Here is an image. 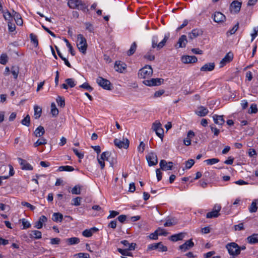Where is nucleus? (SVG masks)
<instances>
[{"instance_id":"obj_1","label":"nucleus","mask_w":258,"mask_h":258,"mask_svg":"<svg viewBox=\"0 0 258 258\" xmlns=\"http://www.w3.org/2000/svg\"><path fill=\"white\" fill-rule=\"evenodd\" d=\"M68 5L71 9L81 10L84 13H88L89 9L86 4L82 0H69Z\"/></svg>"},{"instance_id":"obj_2","label":"nucleus","mask_w":258,"mask_h":258,"mask_svg":"<svg viewBox=\"0 0 258 258\" xmlns=\"http://www.w3.org/2000/svg\"><path fill=\"white\" fill-rule=\"evenodd\" d=\"M226 248L228 250V253L233 258L240 253V246L235 242L228 243L226 245Z\"/></svg>"},{"instance_id":"obj_3","label":"nucleus","mask_w":258,"mask_h":258,"mask_svg":"<svg viewBox=\"0 0 258 258\" xmlns=\"http://www.w3.org/2000/svg\"><path fill=\"white\" fill-rule=\"evenodd\" d=\"M77 39L78 42L77 45L78 49L83 54H85L88 46L86 38L82 34H80L77 36Z\"/></svg>"},{"instance_id":"obj_4","label":"nucleus","mask_w":258,"mask_h":258,"mask_svg":"<svg viewBox=\"0 0 258 258\" xmlns=\"http://www.w3.org/2000/svg\"><path fill=\"white\" fill-rule=\"evenodd\" d=\"M169 34L168 33L167 34L165 35L164 39L158 44V38L157 36H154L152 38V48H154L157 47L158 50L162 48L166 44L167 41L169 38Z\"/></svg>"},{"instance_id":"obj_5","label":"nucleus","mask_w":258,"mask_h":258,"mask_svg":"<svg viewBox=\"0 0 258 258\" xmlns=\"http://www.w3.org/2000/svg\"><path fill=\"white\" fill-rule=\"evenodd\" d=\"M153 74V70L151 66L146 65L138 73L139 77L142 79L148 78Z\"/></svg>"},{"instance_id":"obj_6","label":"nucleus","mask_w":258,"mask_h":258,"mask_svg":"<svg viewBox=\"0 0 258 258\" xmlns=\"http://www.w3.org/2000/svg\"><path fill=\"white\" fill-rule=\"evenodd\" d=\"M96 83L99 86L101 87L105 90H111V84L109 80L106 79H104L101 77H99L96 79Z\"/></svg>"},{"instance_id":"obj_7","label":"nucleus","mask_w":258,"mask_h":258,"mask_svg":"<svg viewBox=\"0 0 258 258\" xmlns=\"http://www.w3.org/2000/svg\"><path fill=\"white\" fill-rule=\"evenodd\" d=\"M152 128L155 132L156 134L161 139H163L164 136V130L162 127L161 123L156 120L152 124Z\"/></svg>"},{"instance_id":"obj_8","label":"nucleus","mask_w":258,"mask_h":258,"mask_svg":"<svg viewBox=\"0 0 258 258\" xmlns=\"http://www.w3.org/2000/svg\"><path fill=\"white\" fill-rule=\"evenodd\" d=\"M114 145L118 148H124L126 149L128 148L130 145L129 140L125 138H123L122 140H120L118 139H115L114 140Z\"/></svg>"},{"instance_id":"obj_9","label":"nucleus","mask_w":258,"mask_h":258,"mask_svg":"<svg viewBox=\"0 0 258 258\" xmlns=\"http://www.w3.org/2000/svg\"><path fill=\"white\" fill-rule=\"evenodd\" d=\"M164 80L161 78L152 79L145 80L143 82L145 85L148 86H155L160 85L163 83Z\"/></svg>"},{"instance_id":"obj_10","label":"nucleus","mask_w":258,"mask_h":258,"mask_svg":"<svg viewBox=\"0 0 258 258\" xmlns=\"http://www.w3.org/2000/svg\"><path fill=\"white\" fill-rule=\"evenodd\" d=\"M146 159L150 166L155 165L158 163L157 156L155 153H149L146 156Z\"/></svg>"},{"instance_id":"obj_11","label":"nucleus","mask_w":258,"mask_h":258,"mask_svg":"<svg viewBox=\"0 0 258 258\" xmlns=\"http://www.w3.org/2000/svg\"><path fill=\"white\" fill-rule=\"evenodd\" d=\"M212 18L214 21L217 23L224 22L226 20L225 16L220 12H215L212 15Z\"/></svg>"},{"instance_id":"obj_12","label":"nucleus","mask_w":258,"mask_h":258,"mask_svg":"<svg viewBox=\"0 0 258 258\" xmlns=\"http://www.w3.org/2000/svg\"><path fill=\"white\" fill-rule=\"evenodd\" d=\"M114 68L116 71L120 73H123L126 72V64L122 61H116Z\"/></svg>"},{"instance_id":"obj_13","label":"nucleus","mask_w":258,"mask_h":258,"mask_svg":"<svg viewBox=\"0 0 258 258\" xmlns=\"http://www.w3.org/2000/svg\"><path fill=\"white\" fill-rule=\"evenodd\" d=\"M242 5V3L238 1H233L230 6L231 12L237 14L239 12Z\"/></svg>"},{"instance_id":"obj_14","label":"nucleus","mask_w":258,"mask_h":258,"mask_svg":"<svg viewBox=\"0 0 258 258\" xmlns=\"http://www.w3.org/2000/svg\"><path fill=\"white\" fill-rule=\"evenodd\" d=\"M233 58V54L231 52L227 53L220 62V68L223 67L226 63L230 62Z\"/></svg>"},{"instance_id":"obj_15","label":"nucleus","mask_w":258,"mask_h":258,"mask_svg":"<svg viewBox=\"0 0 258 258\" xmlns=\"http://www.w3.org/2000/svg\"><path fill=\"white\" fill-rule=\"evenodd\" d=\"M194 246V243L193 242L192 239H190L186 241L183 244L180 245L179 246V249L181 250L182 251L185 252L192 247Z\"/></svg>"},{"instance_id":"obj_16","label":"nucleus","mask_w":258,"mask_h":258,"mask_svg":"<svg viewBox=\"0 0 258 258\" xmlns=\"http://www.w3.org/2000/svg\"><path fill=\"white\" fill-rule=\"evenodd\" d=\"M203 34V31L201 29H194L191 32L188 34V38L189 39H193L199 36L202 35Z\"/></svg>"},{"instance_id":"obj_17","label":"nucleus","mask_w":258,"mask_h":258,"mask_svg":"<svg viewBox=\"0 0 258 258\" xmlns=\"http://www.w3.org/2000/svg\"><path fill=\"white\" fill-rule=\"evenodd\" d=\"M18 160L21 166V169L23 170H32L33 167L28 163L27 161L21 158H18Z\"/></svg>"},{"instance_id":"obj_18","label":"nucleus","mask_w":258,"mask_h":258,"mask_svg":"<svg viewBox=\"0 0 258 258\" xmlns=\"http://www.w3.org/2000/svg\"><path fill=\"white\" fill-rule=\"evenodd\" d=\"M173 164L172 162H168L167 163L165 160H161L160 162V168L163 170H171Z\"/></svg>"},{"instance_id":"obj_19","label":"nucleus","mask_w":258,"mask_h":258,"mask_svg":"<svg viewBox=\"0 0 258 258\" xmlns=\"http://www.w3.org/2000/svg\"><path fill=\"white\" fill-rule=\"evenodd\" d=\"M47 221V218L44 216L42 215L39 218L38 221L36 222L34 224V228L40 229L42 228L43 224Z\"/></svg>"},{"instance_id":"obj_20","label":"nucleus","mask_w":258,"mask_h":258,"mask_svg":"<svg viewBox=\"0 0 258 258\" xmlns=\"http://www.w3.org/2000/svg\"><path fill=\"white\" fill-rule=\"evenodd\" d=\"M197 60L195 56L184 55L181 57V61L184 63H195Z\"/></svg>"},{"instance_id":"obj_21","label":"nucleus","mask_w":258,"mask_h":258,"mask_svg":"<svg viewBox=\"0 0 258 258\" xmlns=\"http://www.w3.org/2000/svg\"><path fill=\"white\" fill-rule=\"evenodd\" d=\"M247 243L250 244H254L258 243V234L253 233L246 238Z\"/></svg>"},{"instance_id":"obj_22","label":"nucleus","mask_w":258,"mask_h":258,"mask_svg":"<svg viewBox=\"0 0 258 258\" xmlns=\"http://www.w3.org/2000/svg\"><path fill=\"white\" fill-rule=\"evenodd\" d=\"M215 64L213 62L208 63L204 64L201 68L200 70L202 72L212 71L214 69Z\"/></svg>"},{"instance_id":"obj_23","label":"nucleus","mask_w":258,"mask_h":258,"mask_svg":"<svg viewBox=\"0 0 258 258\" xmlns=\"http://www.w3.org/2000/svg\"><path fill=\"white\" fill-rule=\"evenodd\" d=\"M214 122L219 125L222 126L225 122L223 115H218L215 114L213 116Z\"/></svg>"},{"instance_id":"obj_24","label":"nucleus","mask_w":258,"mask_h":258,"mask_svg":"<svg viewBox=\"0 0 258 258\" xmlns=\"http://www.w3.org/2000/svg\"><path fill=\"white\" fill-rule=\"evenodd\" d=\"M208 112L209 111L207 108L201 106L198 108V110L196 111V114L200 116H205Z\"/></svg>"},{"instance_id":"obj_25","label":"nucleus","mask_w":258,"mask_h":258,"mask_svg":"<svg viewBox=\"0 0 258 258\" xmlns=\"http://www.w3.org/2000/svg\"><path fill=\"white\" fill-rule=\"evenodd\" d=\"M187 42V40L186 36L182 35L179 37L177 44L179 45V47H185Z\"/></svg>"},{"instance_id":"obj_26","label":"nucleus","mask_w":258,"mask_h":258,"mask_svg":"<svg viewBox=\"0 0 258 258\" xmlns=\"http://www.w3.org/2000/svg\"><path fill=\"white\" fill-rule=\"evenodd\" d=\"M30 238H33L34 239H39L42 237V233L41 231L34 230H32L31 233L29 234Z\"/></svg>"},{"instance_id":"obj_27","label":"nucleus","mask_w":258,"mask_h":258,"mask_svg":"<svg viewBox=\"0 0 258 258\" xmlns=\"http://www.w3.org/2000/svg\"><path fill=\"white\" fill-rule=\"evenodd\" d=\"M184 236V233H179L178 234L171 235L169 237V239L172 241H177L182 240Z\"/></svg>"},{"instance_id":"obj_28","label":"nucleus","mask_w":258,"mask_h":258,"mask_svg":"<svg viewBox=\"0 0 258 258\" xmlns=\"http://www.w3.org/2000/svg\"><path fill=\"white\" fill-rule=\"evenodd\" d=\"M45 133L44 128L42 126H39L34 131V134L36 137H41Z\"/></svg>"},{"instance_id":"obj_29","label":"nucleus","mask_w":258,"mask_h":258,"mask_svg":"<svg viewBox=\"0 0 258 258\" xmlns=\"http://www.w3.org/2000/svg\"><path fill=\"white\" fill-rule=\"evenodd\" d=\"M34 117L35 119H38L41 115L42 109L41 107L35 105L34 107Z\"/></svg>"},{"instance_id":"obj_30","label":"nucleus","mask_w":258,"mask_h":258,"mask_svg":"<svg viewBox=\"0 0 258 258\" xmlns=\"http://www.w3.org/2000/svg\"><path fill=\"white\" fill-rule=\"evenodd\" d=\"M137 47V45L136 42L132 43L130 49L127 52V55L128 56L132 55L136 51Z\"/></svg>"},{"instance_id":"obj_31","label":"nucleus","mask_w":258,"mask_h":258,"mask_svg":"<svg viewBox=\"0 0 258 258\" xmlns=\"http://www.w3.org/2000/svg\"><path fill=\"white\" fill-rule=\"evenodd\" d=\"M66 241L69 245H73L79 243L80 242V239L78 237H71L66 239Z\"/></svg>"},{"instance_id":"obj_32","label":"nucleus","mask_w":258,"mask_h":258,"mask_svg":"<svg viewBox=\"0 0 258 258\" xmlns=\"http://www.w3.org/2000/svg\"><path fill=\"white\" fill-rule=\"evenodd\" d=\"M63 219V215L59 213H54L52 215V220L55 222H61Z\"/></svg>"},{"instance_id":"obj_33","label":"nucleus","mask_w":258,"mask_h":258,"mask_svg":"<svg viewBox=\"0 0 258 258\" xmlns=\"http://www.w3.org/2000/svg\"><path fill=\"white\" fill-rule=\"evenodd\" d=\"M177 223V219L175 218L169 219L166 220L165 223L164 224V226L165 227L171 226L173 225H175Z\"/></svg>"},{"instance_id":"obj_34","label":"nucleus","mask_w":258,"mask_h":258,"mask_svg":"<svg viewBox=\"0 0 258 258\" xmlns=\"http://www.w3.org/2000/svg\"><path fill=\"white\" fill-rule=\"evenodd\" d=\"M256 200H254L252 201L250 206L248 208L249 212L250 213H254L256 212L257 209V206L256 203Z\"/></svg>"},{"instance_id":"obj_35","label":"nucleus","mask_w":258,"mask_h":258,"mask_svg":"<svg viewBox=\"0 0 258 258\" xmlns=\"http://www.w3.org/2000/svg\"><path fill=\"white\" fill-rule=\"evenodd\" d=\"M30 38L31 42L33 44L34 46L37 47L38 45V40L37 36L33 33H31L30 34Z\"/></svg>"},{"instance_id":"obj_36","label":"nucleus","mask_w":258,"mask_h":258,"mask_svg":"<svg viewBox=\"0 0 258 258\" xmlns=\"http://www.w3.org/2000/svg\"><path fill=\"white\" fill-rule=\"evenodd\" d=\"M74 168L73 166H61L58 167V171H73Z\"/></svg>"},{"instance_id":"obj_37","label":"nucleus","mask_w":258,"mask_h":258,"mask_svg":"<svg viewBox=\"0 0 258 258\" xmlns=\"http://www.w3.org/2000/svg\"><path fill=\"white\" fill-rule=\"evenodd\" d=\"M219 213L217 211L213 210L211 212H208L206 215L207 218H213L218 217L219 216Z\"/></svg>"},{"instance_id":"obj_38","label":"nucleus","mask_w":258,"mask_h":258,"mask_svg":"<svg viewBox=\"0 0 258 258\" xmlns=\"http://www.w3.org/2000/svg\"><path fill=\"white\" fill-rule=\"evenodd\" d=\"M51 113L53 116H56L58 114V110L54 103H52L51 104Z\"/></svg>"},{"instance_id":"obj_39","label":"nucleus","mask_w":258,"mask_h":258,"mask_svg":"<svg viewBox=\"0 0 258 258\" xmlns=\"http://www.w3.org/2000/svg\"><path fill=\"white\" fill-rule=\"evenodd\" d=\"M21 123L23 125H25L28 127L30 126V117L28 114L25 117H24V118L22 120Z\"/></svg>"},{"instance_id":"obj_40","label":"nucleus","mask_w":258,"mask_h":258,"mask_svg":"<svg viewBox=\"0 0 258 258\" xmlns=\"http://www.w3.org/2000/svg\"><path fill=\"white\" fill-rule=\"evenodd\" d=\"M11 73L13 74L14 78L16 79L18 78V74L19 73V70L18 67L13 66L11 68Z\"/></svg>"},{"instance_id":"obj_41","label":"nucleus","mask_w":258,"mask_h":258,"mask_svg":"<svg viewBox=\"0 0 258 258\" xmlns=\"http://www.w3.org/2000/svg\"><path fill=\"white\" fill-rule=\"evenodd\" d=\"M111 153L109 152L106 151L103 152L100 158L102 160L109 161V157H110Z\"/></svg>"},{"instance_id":"obj_42","label":"nucleus","mask_w":258,"mask_h":258,"mask_svg":"<svg viewBox=\"0 0 258 258\" xmlns=\"http://www.w3.org/2000/svg\"><path fill=\"white\" fill-rule=\"evenodd\" d=\"M46 143V140L43 138H42L40 139H38L35 143H34V146L35 147H37L40 145H45Z\"/></svg>"},{"instance_id":"obj_43","label":"nucleus","mask_w":258,"mask_h":258,"mask_svg":"<svg viewBox=\"0 0 258 258\" xmlns=\"http://www.w3.org/2000/svg\"><path fill=\"white\" fill-rule=\"evenodd\" d=\"M8 60V57L7 54L3 53L0 56V63L2 64H6Z\"/></svg>"},{"instance_id":"obj_44","label":"nucleus","mask_w":258,"mask_h":258,"mask_svg":"<svg viewBox=\"0 0 258 258\" xmlns=\"http://www.w3.org/2000/svg\"><path fill=\"white\" fill-rule=\"evenodd\" d=\"M219 162V160L218 158H211L207 159L205 161V162L208 165H212L214 164L217 163Z\"/></svg>"},{"instance_id":"obj_45","label":"nucleus","mask_w":258,"mask_h":258,"mask_svg":"<svg viewBox=\"0 0 258 258\" xmlns=\"http://www.w3.org/2000/svg\"><path fill=\"white\" fill-rule=\"evenodd\" d=\"M159 245H161L160 243H159V242L149 244L148 246L147 251H149L157 249L158 247H159Z\"/></svg>"},{"instance_id":"obj_46","label":"nucleus","mask_w":258,"mask_h":258,"mask_svg":"<svg viewBox=\"0 0 258 258\" xmlns=\"http://www.w3.org/2000/svg\"><path fill=\"white\" fill-rule=\"evenodd\" d=\"M64 41H65V42L66 43V44H67V46H68V47L69 48V51L71 53V54L74 56L75 55V51L73 49V46H72V45L70 43V42H69V41L64 38Z\"/></svg>"},{"instance_id":"obj_47","label":"nucleus","mask_w":258,"mask_h":258,"mask_svg":"<svg viewBox=\"0 0 258 258\" xmlns=\"http://www.w3.org/2000/svg\"><path fill=\"white\" fill-rule=\"evenodd\" d=\"M72 194L80 195L81 194V186L80 185L75 186L72 189Z\"/></svg>"},{"instance_id":"obj_48","label":"nucleus","mask_w":258,"mask_h":258,"mask_svg":"<svg viewBox=\"0 0 258 258\" xmlns=\"http://www.w3.org/2000/svg\"><path fill=\"white\" fill-rule=\"evenodd\" d=\"M66 83L68 84V87L73 88L76 86V84L73 79L69 78L65 80Z\"/></svg>"},{"instance_id":"obj_49","label":"nucleus","mask_w":258,"mask_h":258,"mask_svg":"<svg viewBox=\"0 0 258 258\" xmlns=\"http://www.w3.org/2000/svg\"><path fill=\"white\" fill-rule=\"evenodd\" d=\"M117 251L123 255H125V256L131 255V253L128 251L129 250H127V248L125 249L118 248Z\"/></svg>"},{"instance_id":"obj_50","label":"nucleus","mask_w":258,"mask_h":258,"mask_svg":"<svg viewBox=\"0 0 258 258\" xmlns=\"http://www.w3.org/2000/svg\"><path fill=\"white\" fill-rule=\"evenodd\" d=\"M79 88L85 89L89 92H91L93 90V88L87 83H84V84L81 85L79 86Z\"/></svg>"},{"instance_id":"obj_51","label":"nucleus","mask_w":258,"mask_h":258,"mask_svg":"<svg viewBox=\"0 0 258 258\" xmlns=\"http://www.w3.org/2000/svg\"><path fill=\"white\" fill-rule=\"evenodd\" d=\"M257 112V105L255 104H252L250 105V109L248 111L249 113H256Z\"/></svg>"},{"instance_id":"obj_52","label":"nucleus","mask_w":258,"mask_h":258,"mask_svg":"<svg viewBox=\"0 0 258 258\" xmlns=\"http://www.w3.org/2000/svg\"><path fill=\"white\" fill-rule=\"evenodd\" d=\"M56 102L58 105L61 107H63L65 105L64 99L60 96L57 97Z\"/></svg>"},{"instance_id":"obj_53","label":"nucleus","mask_w":258,"mask_h":258,"mask_svg":"<svg viewBox=\"0 0 258 258\" xmlns=\"http://www.w3.org/2000/svg\"><path fill=\"white\" fill-rule=\"evenodd\" d=\"M144 57L150 61L154 60L155 59V56L151 53V50L144 55Z\"/></svg>"},{"instance_id":"obj_54","label":"nucleus","mask_w":258,"mask_h":258,"mask_svg":"<svg viewBox=\"0 0 258 258\" xmlns=\"http://www.w3.org/2000/svg\"><path fill=\"white\" fill-rule=\"evenodd\" d=\"M195 164L194 159H189L185 162V168L186 169H190Z\"/></svg>"},{"instance_id":"obj_55","label":"nucleus","mask_w":258,"mask_h":258,"mask_svg":"<svg viewBox=\"0 0 258 258\" xmlns=\"http://www.w3.org/2000/svg\"><path fill=\"white\" fill-rule=\"evenodd\" d=\"M4 17L5 19L8 22H10L12 20V15L9 11H7L4 14Z\"/></svg>"},{"instance_id":"obj_56","label":"nucleus","mask_w":258,"mask_h":258,"mask_svg":"<svg viewBox=\"0 0 258 258\" xmlns=\"http://www.w3.org/2000/svg\"><path fill=\"white\" fill-rule=\"evenodd\" d=\"M92 234L91 230L90 229H85L82 232V235L86 237H90Z\"/></svg>"},{"instance_id":"obj_57","label":"nucleus","mask_w":258,"mask_h":258,"mask_svg":"<svg viewBox=\"0 0 258 258\" xmlns=\"http://www.w3.org/2000/svg\"><path fill=\"white\" fill-rule=\"evenodd\" d=\"M60 239L59 238H52L50 239V244L52 245H58L60 243Z\"/></svg>"},{"instance_id":"obj_58","label":"nucleus","mask_w":258,"mask_h":258,"mask_svg":"<svg viewBox=\"0 0 258 258\" xmlns=\"http://www.w3.org/2000/svg\"><path fill=\"white\" fill-rule=\"evenodd\" d=\"M8 29L10 32H14L16 29L15 25L14 23H12L11 21L8 22Z\"/></svg>"},{"instance_id":"obj_59","label":"nucleus","mask_w":258,"mask_h":258,"mask_svg":"<svg viewBox=\"0 0 258 258\" xmlns=\"http://www.w3.org/2000/svg\"><path fill=\"white\" fill-rule=\"evenodd\" d=\"M86 26V29L88 30L89 32H93L94 31V28L93 25L89 23H86L85 24Z\"/></svg>"},{"instance_id":"obj_60","label":"nucleus","mask_w":258,"mask_h":258,"mask_svg":"<svg viewBox=\"0 0 258 258\" xmlns=\"http://www.w3.org/2000/svg\"><path fill=\"white\" fill-rule=\"evenodd\" d=\"M110 214L108 216L107 219H111L114 218L119 214V212L115 211H110Z\"/></svg>"},{"instance_id":"obj_61","label":"nucleus","mask_w":258,"mask_h":258,"mask_svg":"<svg viewBox=\"0 0 258 258\" xmlns=\"http://www.w3.org/2000/svg\"><path fill=\"white\" fill-rule=\"evenodd\" d=\"M22 206H26L27 208H29L31 210L33 211L34 209H35V207L31 205L30 203L26 202H23L21 203Z\"/></svg>"},{"instance_id":"obj_62","label":"nucleus","mask_w":258,"mask_h":258,"mask_svg":"<svg viewBox=\"0 0 258 258\" xmlns=\"http://www.w3.org/2000/svg\"><path fill=\"white\" fill-rule=\"evenodd\" d=\"M81 200H82V198L79 197L74 198L73 200V205H74L76 206H79L80 205V202H81Z\"/></svg>"},{"instance_id":"obj_63","label":"nucleus","mask_w":258,"mask_h":258,"mask_svg":"<svg viewBox=\"0 0 258 258\" xmlns=\"http://www.w3.org/2000/svg\"><path fill=\"white\" fill-rule=\"evenodd\" d=\"M73 152L75 154V155L80 159H82L84 157V154L81 152H79V151L75 148L73 149Z\"/></svg>"},{"instance_id":"obj_64","label":"nucleus","mask_w":258,"mask_h":258,"mask_svg":"<svg viewBox=\"0 0 258 258\" xmlns=\"http://www.w3.org/2000/svg\"><path fill=\"white\" fill-rule=\"evenodd\" d=\"M22 225L24 229L29 228L31 227L30 223L26 221L25 219H22Z\"/></svg>"}]
</instances>
